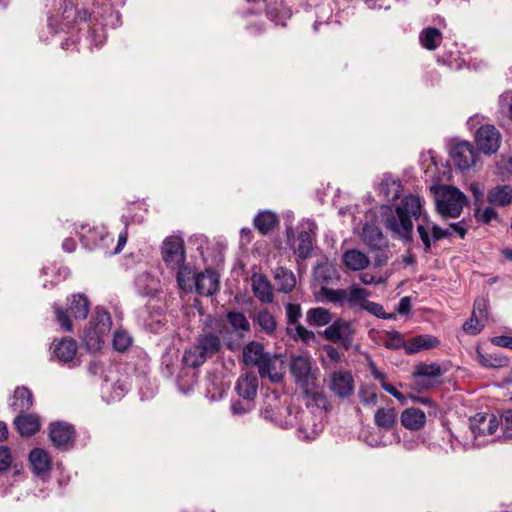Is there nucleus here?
<instances>
[{
  "label": "nucleus",
  "instance_id": "obj_22",
  "mask_svg": "<svg viewBox=\"0 0 512 512\" xmlns=\"http://www.w3.org/2000/svg\"><path fill=\"white\" fill-rule=\"evenodd\" d=\"M362 239L370 250L389 246L387 238L376 225L365 224L362 229Z\"/></svg>",
  "mask_w": 512,
  "mask_h": 512
},
{
  "label": "nucleus",
  "instance_id": "obj_44",
  "mask_svg": "<svg viewBox=\"0 0 512 512\" xmlns=\"http://www.w3.org/2000/svg\"><path fill=\"white\" fill-rule=\"evenodd\" d=\"M106 333H99V329L90 327L85 335H84V341L88 347L89 350H98L101 347V344L103 343V336Z\"/></svg>",
  "mask_w": 512,
  "mask_h": 512
},
{
  "label": "nucleus",
  "instance_id": "obj_61",
  "mask_svg": "<svg viewBox=\"0 0 512 512\" xmlns=\"http://www.w3.org/2000/svg\"><path fill=\"white\" fill-rule=\"evenodd\" d=\"M359 397L364 405H374L377 402V394L369 389H361Z\"/></svg>",
  "mask_w": 512,
  "mask_h": 512
},
{
  "label": "nucleus",
  "instance_id": "obj_49",
  "mask_svg": "<svg viewBox=\"0 0 512 512\" xmlns=\"http://www.w3.org/2000/svg\"><path fill=\"white\" fill-rule=\"evenodd\" d=\"M53 309L57 323H59V325L64 331L71 332L73 329L72 322L67 314V311L62 306L56 303L53 305Z\"/></svg>",
  "mask_w": 512,
  "mask_h": 512
},
{
  "label": "nucleus",
  "instance_id": "obj_11",
  "mask_svg": "<svg viewBox=\"0 0 512 512\" xmlns=\"http://www.w3.org/2000/svg\"><path fill=\"white\" fill-rule=\"evenodd\" d=\"M74 426L63 421L52 422L49 426V439L58 449L66 450L75 439Z\"/></svg>",
  "mask_w": 512,
  "mask_h": 512
},
{
  "label": "nucleus",
  "instance_id": "obj_8",
  "mask_svg": "<svg viewBox=\"0 0 512 512\" xmlns=\"http://www.w3.org/2000/svg\"><path fill=\"white\" fill-rule=\"evenodd\" d=\"M301 227L302 230L294 238L291 246L299 258L306 259L313 251L312 236L316 234L317 225L311 220H306L301 223Z\"/></svg>",
  "mask_w": 512,
  "mask_h": 512
},
{
  "label": "nucleus",
  "instance_id": "obj_10",
  "mask_svg": "<svg viewBox=\"0 0 512 512\" xmlns=\"http://www.w3.org/2000/svg\"><path fill=\"white\" fill-rule=\"evenodd\" d=\"M162 258L170 268L180 267L185 262V250L182 239L167 238L162 247Z\"/></svg>",
  "mask_w": 512,
  "mask_h": 512
},
{
  "label": "nucleus",
  "instance_id": "obj_51",
  "mask_svg": "<svg viewBox=\"0 0 512 512\" xmlns=\"http://www.w3.org/2000/svg\"><path fill=\"white\" fill-rule=\"evenodd\" d=\"M93 327L99 329V333H108L111 328L110 314L104 310H98Z\"/></svg>",
  "mask_w": 512,
  "mask_h": 512
},
{
  "label": "nucleus",
  "instance_id": "obj_59",
  "mask_svg": "<svg viewBox=\"0 0 512 512\" xmlns=\"http://www.w3.org/2000/svg\"><path fill=\"white\" fill-rule=\"evenodd\" d=\"M452 235L450 227L447 229L441 228L437 224H432V238L433 241H439L441 239L449 238Z\"/></svg>",
  "mask_w": 512,
  "mask_h": 512
},
{
  "label": "nucleus",
  "instance_id": "obj_46",
  "mask_svg": "<svg viewBox=\"0 0 512 512\" xmlns=\"http://www.w3.org/2000/svg\"><path fill=\"white\" fill-rule=\"evenodd\" d=\"M363 310H366L370 314H372L380 319H385V320H395L396 319L395 313L385 312L383 305L373 302V301L368 300V302H365V306H364Z\"/></svg>",
  "mask_w": 512,
  "mask_h": 512
},
{
  "label": "nucleus",
  "instance_id": "obj_6",
  "mask_svg": "<svg viewBox=\"0 0 512 512\" xmlns=\"http://www.w3.org/2000/svg\"><path fill=\"white\" fill-rule=\"evenodd\" d=\"M261 413L265 419L285 429L296 424L299 414V412L291 406L280 403L266 405Z\"/></svg>",
  "mask_w": 512,
  "mask_h": 512
},
{
  "label": "nucleus",
  "instance_id": "obj_5",
  "mask_svg": "<svg viewBox=\"0 0 512 512\" xmlns=\"http://www.w3.org/2000/svg\"><path fill=\"white\" fill-rule=\"evenodd\" d=\"M289 366L296 384L304 389H313L315 387V376L312 372V358L309 355L292 356Z\"/></svg>",
  "mask_w": 512,
  "mask_h": 512
},
{
  "label": "nucleus",
  "instance_id": "obj_21",
  "mask_svg": "<svg viewBox=\"0 0 512 512\" xmlns=\"http://www.w3.org/2000/svg\"><path fill=\"white\" fill-rule=\"evenodd\" d=\"M14 425L23 437H30L40 430V420L35 414L20 413L14 419Z\"/></svg>",
  "mask_w": 512,
  "mask_h": 512
},
{
  "label": "nucleus",
  "instance_id": "obj_55",
  "mask_svg": "<svg viewBox=\"0 0 512 512\" xmlns=\"http://www.w3.org/2000/svg\"><path fill=\"white\" fill-rule=\"evenodd\" d=\"M12 453L8 446L0 445V474L6 472L12 466Z\"/></svg>",
  "mask_w": 512,
  "mask_h": 512
},
{
  "label": "nucleus",
  "instance_id": "obj_35",
  "mask_svg": "<svg viewBox=\"0 0 512 512\" xmlns=\"http://www.w3.org/2000/svg\"><path fill=\"white\" fill-rule=\"evenodd\" d=\"M396 418V410L392 407L379 408L374 415L376 426L386 431L391 430L394 427Z\"/></svg>",
  "mask_w": 512,
  "mask_h": 512
},
{
  "label": "nucleus",
  "instance_id": "obj_57",
  "mask_svg": "<svg viewBox=\"0 0 512 512\" xmlns=\"http://www.w3.org/2000/svg\"><path fill=\"white\" fill-rule=\"evenodd\" d=\"M475 218L478 222L488 224L492 219L497 218L498 214L493 207H486L483 211L475 210Z\"/></svg>",
  "mask_w": 512,
  "mask_h": 512
},
{
  "label": "nucleus",
  "instance_id": "obj_48",
  "mask_svg": "<svg viewBox=\"0 0 512 512\" xmlns=\"http://www.w3.org/2000/svg\"><path fill=\"white\" fill-rule=\"evenodd\" d=\"M227 320L232 325L234 329H240L244 331H248L250 329V324L245 317V315L238 311H230L227 313Z\"/></svg>",
  "mask_w": 512,
  "mask_h": 512
},
{
  "label": "nucleus",
  "instance_id": "obj_58",
  "mask_svg": "<svg viewBox=\"0 0 512 512\" xmlns=\"http://www.w3.org/2000/svg\"><path fill=\"white\" fill-rule=\"evenodd\" d=\"M372 251L375 252L374 265L376 267L384 266L389 259L388 247H383L381 249H373Z\"/></svg>",
  "mask_w": 512,
  "mask_h": 512
},
{
  "label": "nucleus",
  "instance_id": "obj_12",
  "mask_svg": "<svg viewBox=\"0 0 512 512\" xmlns=\"http://www.w3.org/2000/svg\"><path fill=\"white\" fill-rule=\"evenodd\" d=\"M469 422V427L475 438L492 435L499 425L497 417L490 413H477L470 418Z\"/></svg>",
  "mask_w": 512,
  "mask_h": 512
},
{
  "label": "nucleus",
  "instance_id": "obj_62",
  "mask_svg": "<svg viewBox=\"0 0 512 512\" xmlns=\"http://www.w3.org/2000/svg\"><path fill=\"white\" fill-rule=\"evenodd\" d=\"M491 343L498 347L512 350V336L500 335L491 339Z\"/></svg>",
  "mask_w": 512,
  "mask_h": 512
},
{
  "label": "nucleus",
  "instance_id": "obj_41",
  "mask_svg": "<svg viewBox=\"0 0 512 512\" xmlns=\"http://www.w3.org/2000/svg\"><path fill=\"white\" fill-rule=\"evenodd\" d=\"M175 269H178L177 272V282L179 286L184 290H190L193 287L194 281H195V274L193 270L184 264H182L180 267H176Z\"/></svg>",
  "mask_w": 512,
  "mask_h": 512
},
{
  "label": "nucleus",
  "instance_id": "obj_47",
  "mask_svg": "<svg viewBox=\"0 0 512 512\" xmlns=\"http://www.w3.org/2000/svg\"><path fill=\"white\" fill-rule=\"evenodd\" d=\"M404 338L402 334L396 330L386 331L385 332V341L384 346L391 350H397L400 348H404L405 346Z\"/></svg>",
  "mask_w": 512,
  "mask_h": 512
},
{
  "label": "nucleus",
  "instance_id": "obj_63",
  "mask_svg": "<svg viewBox=\"0 0 512 512\" xmlns=\"http://www.w3.org/2000/svg\"><path fill=\"white\" fill-rule=\"evenodd\" d=\"M411 311V298L408 296L402 297L396 307V315H407Z\"/></svg>",
  "mask_w": 512,
  "mask_h": 512
},
{
  "label": "nucleus",
  "instance_id": "obj_50",
  "mask_svg": "<svg viewBox=\"0 0 512 512\" xmlns=\"http://www.w3.org/2000/svg\"><path fill=\"white\" fill-rule=\"evenodd\" d=\"M484 320L475 313L463 324V330L470 335L479 334L484 328Z\"/></svg>",
  "mask_w": 512,
  "mask_h": 512
},
{
  "label": "nucleus",
  "instance_id": "obj_38",
  "mask_svg": "<svg viewBox=\"0 0 512 512\" xmlns=\"http://www.w3.org/2000/svg\"><path fill=\"white\" fill-rule=\"evenodd\" d=\"M253 321L269 335L273 334L277 328L275 317L267 309L258 311L255 314Z\"/></svg>",
  "mask_w": 512,
  "mask_h": 512
},
{
  "label": "nucleus",
  "instance_id": "obj_19",
  "mask_svg": "<svg viewBox=\"0 0 512 512\" xmlns=\"http://www.w3.org/2000/svg\"><path fill=\"white\" fill-rule=\"evenodd\" d=\"M252 291L261 303H271L274 299L270 281L263 274L254 273L251 277Z\"/></svg>",
  "mask_w": 512,
  "mask_h": 512
},
{
  "label": "nucleus",
  "instance_id": "obj_14",
  "mask_svg": "<svg viewBox=\"0 0 512 512\" xmlns=\"http://www.w3.org/2000/svg\"><path fill=\"white\" fill-rule=\"evenodd\" d=\"M196 292L203 296H212L219 291L220 282L217 272L206 269L195 276L194 284Z\"/></svg>",
  "mask_w": 512,
  "mask_h": 512
},
{
  "label": "nucleus",
  "instance_id": "obj_29",
  "mask_svg": "<svg viewBox=\"0 0 512 512\" xmlns=\"http://www.w3.org/2000/svg\"><path fill=\"white\" fill-rule=\"evenodd\" d=\"M274 279L278 291L282 293H290L296 286L294 273L282 266L275 269Z\"/></svg>",
  "mask_w": 512,
  "mask_h": 512
},
{
  "label": "nucleus",
  "instance_id": "obj_60",
  "mask_svg": "<svg viewBox=\"0 0 512 512\" xmlns=\"http://www.w3.org/2000/svg\"><path fill=\"white\" fill-rule=\"evenodd\" d=\"M323 351H325L327 357L334 363H339L342 361L343 354L333 345L327 344L323 346Z\"/></svg>",
  "mask_w": 512,
  "mask_h": 512
},
{
  "label": "nucleus",
  "instance_id": "obj_28",
  "mask_svg": "<svg viewBox=\"0 0 512 512\" xmlns=\"http://www.w3.org/2000/svg\"><path fill=\"white\" fill-rule=\"evenodd\" d=\"M342 258L345 266L352 271L363 270L370 264L368 256L357 249L347 250Z\"/></svg>",
  "mask_w": 512,
  "mask_h": 512
},
{
  "label": "nucleus",
  "instance_id": "obj_18",
  "mask_svg": "<svg viewBox=\"0 0 512 512\" xmlns=\"http://www.w3.org/2000/svg\"><path fill=\"white\" fill-rule=\"evenodd\" d=\"M258 378L253 372L240 375L236 382L235 390L239 397L254 401L257 395Z\"/></svg>",
  "mask_w": 512,
  "mask_h": 512
},
{
  "label": "nucleus",
  "instance_id": "obj_30",
  "mask_svg": "<svg viewBox=\"0 0 512 512\" xmlns=\"http://www.w3.org/2000/svg\"><path fill=\"white\" fill-rule=\"evenodd\" d=\"M266 15L276 25H285V21L291 17L292 12L282 1L275 0L267 4Z\"/></svg>",
  "mask_w": 512,
  "mask_h": 512
},
{
  "label": "nucleus",
  "instance_id": "obj_27",
  "mask_svg": "<svg viewBox=\"0 0 512 512\" xmlns=\"http://www.w3.org/2000/svg\"><path fill=\"white\" fill-rule=\"evenodd\" d=\"M268 354V352H265L263 344L256 341L248 343L243 349L245 364L256 366L257 368Z\"/></svg>",
  "mask_w": 512,
  "mask_h": 512
},
{
  "label": "nucleus",
  "instance_id": "obj_17",
  "mask_svg": "<svg viewBox=\"0 0 512 512\" xmlns=\"http://www.w3.org/2000/svg\"><path fill=\"white\" fill-rule=\"evenodd\" d=\"M29 463L32 472L40 477L47 475L52 467L50 454L42 448H34L30 451Z\"/></svg>",
  "mask_w": 512,
  "mask_h": 512
},
{
  "label": "nucleus",
  "instance_id": "obj_2",
  "mask_svg": "<svg viewBox=\"0 0 512 512\" xmlns=\"http://www.w3.org/2000/svg\"><path fill=\"white\" fill-rule=\"evenodd\" d=\"M222 321L208 319L204 323L202 332L195 338L194 345L184 351L182 362L192 368L203 365L207 359L220 352L222 341L219 334L222 333Z\"/></svg>",
  "mask_w": 512,
  "mask_h": 512
},
{
  "label": "nucleus",
  "instance_id": "obj_13",
  "mask_svg": "<svg viewBox=\"0 0 512 512\" xmlns=\"http://www.w3.org/2000/svg\"><path fill=\"white\" fill-rule=\"evenodd\" d=\"M284 361L281 355L268 354L258 366V372L261 378H269L273 383H279L283 380Z\"/></svg>",
  "mask_w": 512,
  "mask_h": 512
},
{
  "label": "nucleus",
  "instance_id": "obj_32",
  "mask_svg": "<svg viewBox=\"0 0 512 512\" xmlns=\"http://www.w3.org/2000/svg\"><path fill=\"white\" fill-rule=\"evenodd\" d=\"M426 422L425 413L419 408H409L403 411L401 415V423L405 428L410 430L421 429Z\"/></svg>",
  "mask_w": 512,
  "mask_h": 512
},
{
  "label": "nucleus",
  "instance_id": "obj_24",
  "mask_svg": "<svg viewBox=\"0 0 512 512\" xmlns=\"http://www.w3.org/2000/svg\"><path fill=\"white\" fill-rule=\"evenodd\" d=\"M439 345V340L428 334L418 335L409 340L405 346L404 350L406 354L413 355L422 350H427L431 348H435Z\"/></svg>",
  "mask_w": 512,
  "mask_h": 512
},
{
  "label": "nucleus",
  "instance_id": "obj_64",
  "mask_svg": "<svg viewBox=\"0 0 512 512\" xmlns=\"http://www.w3.org/2000/svg\"><path fill=\"white\" fill-rule=\"evenodd\" d=\"M502 425L507 433V437H512V410L505 411L502 415Z\"/></svg>",
  "mask_w": 512,
  "mask_h": 512
},
{
  "label": "nucleus",
  "instance_id": "obj_20",
  "mask_svg": "<svg viewBox=\"0 0 512 512\" xmlns=\"http://www.w3.org/2000/svg\"><path fill=\"white\" fill-rule=\"evenodd\" d=\"M77 343L70 337L62 338L58 343L54 344L53 354L58 361L62 363H74V359L77 353Z\"/></svg>",
  "mask_w": 512,
  "mask_h": 512
},
{
  "label": "nucleus",
  "instance_id": "obj_4",
  "mask_svg": "<svg viewBox=\"0 0 512 512\" xmlns=\"http://www.w3.org/2000/svg\"><path fill=\"white\" fill-rule=\"evenodd\" d=\"M355 333L356 329L352 321L337 319L324 330L323 337L339 344L347 351L353 346Z\"/></svg>",
  "mask_w": 512,
  "mask_h": 512
},
{
  "label": "nucleus",
  "instance_id": "obj_36",
  "mask_svg": "<svg viewBox=\"0 0 512 512\" xmlns=\"http://www.w3.org/2000/svg\"><path fill=\"white\" fill-rule=\"evenodd\" d=\"M306 321L311 326H325L332 321V315L330 311L324 307H314L307 311Z\"/></svg>",
  "mask_w": 512,
  "mask_h": 512
},
{
  "label": "nucleus",
  "instance_id": "obj_56",
  "mask_svg": "<svg viewBox=\"0 0 512 512\" xmlns=\"http://www.w3.org/2000/svg\"><path fill=\"white\" fill-rule=\"evenodd\" d=\"M488 299L485 297H478L474 301V308L473 312L478 317L482 318L483 320L488 319Z\"/></svg>",
  "mask_w": 512,
  "mask_h": 512
},
{
  "label": "nucleus",
  "instance_id": "obj_33",
  "mask_svg": "<svg viewBox=\"0 0 512 512\" xmlns=\"http://www.w3.org/2000/svg\"><path fill=\"white\" fill-rule=\"evenodd\" d=\"M443 40L441 31L435 27H426L419 34V41L423 48L434 51Z\"/></svg>",
  "mask_w": 512,
  "mask_h": 512
},
{
  "label": "nucleus",
  "instance_id": "obj_3",
  "mask_svg": "<svg viewBox=\"0 0 512 512\" xmlns=\"http://www.w3.org/2000/svg\"><path fill=\"white\" fill-rule=\"evenodd\" d=\"M467 204L466 195L454 186H445L436 200L437 211L443 218L459 217Z\"/></svg>",
  "mask_w": 512,
  "mask_h": 512
},
{
  "label": "nucleus",
  "instance_id": "obj_26",
  "mask_svg": "<svg viewBox=\"0 0 512 512\" xmlns=\"http://www.w3.org/2000/svg\"><path fill=\"white\" fill-rule=\"evenodd\" d=\"M68 310L75 319H86L90 310V303L84 294H73L67 298Z\"/></svg>",
  "mask_w": 512,
  "mask_h": 512
},
{
  "label": "nucleus",
  "instance_id": "obj_1",
  "mask_svg": "<svg viewBox=\"0 0 512 512\" xmlns=\"http://www.w3.org/2000/svg\"><path fill=\"white\" fill-rule=\"evenodd\" d=\"M379 214L384 227L405 244L411 243L413 240L412 219L421 218L422 222L417 224L416 230L423 244L424 252L431 251L434 242L432 238V224L434 223L423 212L420 197L413 194L406 195L395 208L391 205H381Z\"/></svg>",
  "mask_w": 512,
  "mask_h": 512
},
{
  "label": "nucleus",
  "instance_id": "obj_52",
  "mask_svg": "<svg viewBox=\"0 0 512 512\" xmlns=\"http://www.w3.org/2000/svg\"><path fill=\"white\" fill-rule=\"evenodd\" d=\"M286 311V319L288 325H297L299 323V319L302 316L301 306L295 303H287L285 305Z\"/></svg>",
  "mask_w": 512,
  "mask_h": 512
},
{
  "label": "nucleus",
  "instance_id": "obj_54",
  "mask_svg": "<svg viewBox=\"0 0 512 512\" xmlns=\"http://www.w3.org/2000/svg\"><path fill=\"white\" fill-rule=\"evenodd\" d=\"M254 408V401L242 399L232 402L231 410L235 415H243L250 412Z\"/></svg>",
  "mask_w": 512,
  "mask_h": 512
},
{
  "label": "nucleus",
  "instance_id": "obj_31",
  "mask_svg": "<svg viewBox=\"0 0 512 512\" xmlns=\"http://www.w3.org/2000/svg\"><path fill=\"white\" fill-rule=\"evenodd\" d=\"M487 201L495 206H508L512 202V187L498 185L488 191Z\"/></svg>",
  "mask_w": 512,
  "mask_h": 512
},
{
  "label": "nucleus",
  "instance_id": "obj_40",
  "mask_svg": "<svg viewBox=\"0 0 512 512\" xmlns=\"http://www.w3.org/2000/svg\"><path fill=\"white\" fill-rule=\"evenodd\" d=\"M369 295L370 294L366 289L353 285L347 289V304L350 306L357 305L363 309L365 302H368L367 297Z\"/></svg>",
  "mask_w": 512,
  "mask_h": 512
},
{
  "label": "nucleus",
  "instance_id": "obj_23",
  "mask_svg": "<svg viewBox=\"0 0 512 512\" xmlns=\"http://www.w3.org/2000/svg\"><path fill=\"white\" fill-rule=\"evenodd\" d=\"M253 224L261 235H268L279 224V217L269 210L260 211L255 215Z\"/></svg>",
  "mask_w": 512,
  "mask_h": 512
},
{
  "label": "nucleus",
  "instance_id": "obj_7",
  "mask_svg": "<svg viewBox=\"0 0 512 512\" xmlns=\"http://www.w3.org/2000/svg\"><path fill=\"white\" fill-rule=\"evenodd\" d=\"M478 151L468 141H459L452 145L450 157L454 165L461 171L469 170L478 160Z\"/></svg>",
  "mask_w": 512,
  "mask_h": 512
},
{
  "label": "nucleus",
  "instance_id": "obj_53",
  "mask_svg": "<svg viewBox=\"0 0 512 512\" xmlns=\"http://www.w3.org/2000/svg\"><path fill=\"white\" fill-rule=\"evenodd\" d=\"M131 343V337L127 333L121 331L115 332L113 337V347L115 350L124 352L130 347Z\"/></svg>",
  "mask_w": 512,
  "mask_h": 512
},
{
  "label": "nucleus",
  "instance_id": "obj_34",
  "mask_svg": "<svg viewBox=\"0 0 512 512\" xmlns=\"http://www.w3.org/2000/svg\"><path fill=\"white\" fill-rule=\"evenodd\" d=\"M313 275L318 283L326 287L337 278V270L331 263L321 262L315 266Z\"/></svg>",
  "mask_w": 512,
  "mask_h": 512
},
{
  "label": "nucleus",
  "instance_id": "obj_37",
  "mask_svg": "<svg viewBox=\"0 0 512 512\" xmlns=\"http://www.w3.org/2000/svg\"><path fill=\"white\" fill-rule=\"evenodd\" d=\"M477 358L486 368H503L509 365V358L500 354H484L477 350Z\"/></svg>",
  "mask_w": 512,
  "mask_h": 512
},
{
  "label": "nucleus",
  "instance_id": "obj_42",
  "mask_svg": "<svg viewBox=\"0 0 512 512\" xmlns=\"http://www.w3.org/2000/svg\"><path fill=\"white\" fill-rule=\"evenodd\" d=\"M321 294L326 301L334 303L339 306L347 304V290L346 289H330L325 286L321 287Z\"/></svg>",
  "mask_w": 512,
  "mask_h": 512
},
{
  "label": "nucleus",
  "instance_id": "obj_15",
  "mask_svg": "<svg viewBox=\"0 0 512 512\" xmlns=\"http://www.w3.org/2000/svg\"><path fill=\"white\" fill-rule=\"evenodd\" d=\"M412 375L417 379L418 386L428 388L433 385V380L442 375V369L437 363H420L415 366Z\"/></svg>",
  "mask_w": 512,
  "mask_h": 512
},
{
  "label": "nucleus",
  "instance_id": "obj_43",
  "mask_svg": "<svg viewBox=\"0 0 512 512\" xmlns=\"http://www.w3.org/2000/svg\"><path fill=\"white\" fill-rule=\"evenodd\" d=\"M287 334L292 336L295 340L300 339L305 344H310L316 338L313 331L306 329L301 324H297L294 329L288 327Z\"/></svg>",
  "mask_w": 512,
  "mask_h": 512
},
{
  "label": "nucleus",
  "instance_id": "obj_16",
  "mask_svg": "<svg viewBox=\"0 0 512 512\" xmlns=\"http://www.w3.org/2000/svg\"><path fill=\"white\" fill-rule=\"evenodd\" d=\"M354 380L348 371H336L331 374L330 389L339 397H349L353 393Z\"/></svg>",
  "mask_w": 512,
  "mask_h": 512
},
{
  "label": "nucleus",
  "instance_id": "obj_45",
  "mask_svg": "<svg viewBox=\"0 0 512 512\" xmlns=\"http://www.w3.org/2000/svg\"><path fill=\"white\" fill-rule=\"evenodd\" d=\"M306 396L309 398L307 406H315L320 410H327L328 400L326 396L319 391H312V389H304Z\"/></svg>",
  "mask_w": 512,
  "mask_h": 512
},
{
  "label": "nucleus",
  "instance_id": "obj_39",
  "mask_svg": "<svg viewBox=\"0 0 512 512\" xmlns=\"http://www.w3.org/2000/svg\"><path fill=\"white\" fill-rule=\"evenodd\" d=\"M64 13H68L67 18L72 14L74 16L73 20L64 19L61 23L62 30H70L73 27V24H78L82 22H87L91 19V13H89L86 9L74 10L71 8H65Z\"/></svg>",
  "mask_w": 512,
  "mask_h": 512
},
{
  "label": "nucleus",
  "instance_id": "obj_25",
  "mask_svg": "<svg viewBox=\"0 0 512 512\" xmlns=\"http://www.w3.org/2000/svg\"><path fill=\"white\" fill-rule=\"evenodd\" d=\"M33 405V395L31 391L26 387H17L13 394L10 408L14 412L25 413Z\"/></svg>",
  "mask_w": 512,
  "mask_h": 512
},
{
  "label": "nucleus",
  "instance_id": "obj_9",
  "mask_svg": "<svg viewBox=\"0 0 512 512\" xmlns=\"http://www.w3.org/2000/svg\"><path fill=\"white\" fill-rule=\"evenodd\" d=\"M475 141L479 150L490 155L499 149L501 134L493 125H483L477 130Z\"/></svg>",
  "mask_w": 512,
  "mask_h": 512
}]
</instances>
